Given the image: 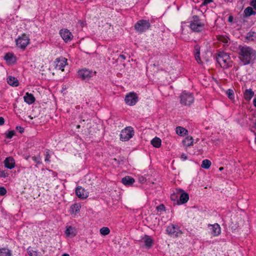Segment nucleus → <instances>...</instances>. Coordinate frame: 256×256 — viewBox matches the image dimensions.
Instances as JSON below:
<instances>
[{
    "instance_id": "2eb2a0df",
    "label": "nucleus",
    "mask_w": 256,
    "mask_h": 256,
    "mask_svg": "<svg viewBox=\"0 0 256 256\" xmlns=\"http://www.w3.org/2000/svg\"><path fill=\"white\" fill-rule=\"evenodd\" d=\"M208 227L210 228L211 234L214 236H218L220 234L221 229L218 224L216 223L214 224H209Z\"/></svg>"
},
{
    "instance_id": "412c9836",
    "label": "nucleus",
    "mask_w": 256,
    "mask_h": 256,
    "mask_svg": "<svg viewBox=\"0 0 256 256\" xmlns=\"http://www.w3.org/2000/svg\"><path fill=\"white\" fill-rule=\"evenodd\" d=\"M194 56L197 62L202 64V62L200 58V46L198 45H196L194 46Z\"/></svg>"
},
{
    "instance_id": "c756f323",
    "label": "nucleus",
    "mask_w": 256,
    "mask_h": 256,
    "mask_svg": "<svg viewBox=\"0 0 256 256\" xmlns=\"http://www.w3.org/2000/svg\"><path fill=\"white\" fill-rule=\"evenodd\" d=\"M211 164V162L210 160L206 159L202 160L201 166L204 168L208 169L210 168Z\"/></svg>"
},
{
    "instance_id": "9b49d317",
    "label": "nucleus",
    "mask_w": 256,
    "mask_h": 256,
    "mask_svg": "<svg viewBox=\"0 0 256 256\" xmlns=\"http://www.w3.org/2000/svg\"><path fill=\"white\" fill-rule=\"evenodd\" d=\"M96 72H93L92 71L86 69H82L78 72V76L82 80H88Z\"/></svg>"
},
{
    "instance_id": "7c9ffc66",
    "label": "nucleus",
    "mask_w": 256,
    "mask_h": 256,
    "mask_svg": "<svg viewBox=\"0 0 256 256\" xmlns=\"http://www.w3.org/2000/svg\"><path fill=\"white\" fill-rule=\"evenodd\" d=\"M81 208V205L80 204H74L71 206L72 211V212H78Z\"/></svg>"
},
{
    "instance_id": "c9c22d12",
    "label": "nucleus",
    "mask_w": 256,
    "mask_h": 256,
    "mask_svg": "<svg viewBox=\"0 0 256 256\" xmlns=\"http://www.w3.org/2000/svg\"><path fill=\"white\" fill-rule=\"evenodd\" d=\"M28 254L30 256H40V254L36 251L34 250H29Z\"/></svg>"
},
{
    "instance_id": "aec40b11",
    "label": "nucleus",
    "mask_w": 256,
    "mask_h": 256,
    "mask_svg": "<svg viewBox=\"0 0 256 256\" xmlns=\"http://www.w3.org/2000/svg\"><path fill=\"white\" fill-rule=\"evenodd\" d=\"M7 82L10 85L13 86H17L19 84V82L18 79L12 76H9L8 77Z\"/></svg>"
},
{
    "instance_id": "6e6552de",
    "label": "nucleus",
    "mask_w": 256,
    "mask_h": 256,
    "mask_svg": "<svg viewBox=\"0 0 256 256\" xmlns=\"http://www.w3.org/2000/svg\"><path fill=\"white\" fill-rule=\"evenodd\" d=\"M166 231L169 234L173 235L176 237H178L182 234L178 226L172 224L167 226Z\"/></svg>"
},
{
    "instance_id": "bb28decb",
    "label": "nucleus",
    "mask_w": 256,
    "mask_h": 256,
    "mask_svg": "<svg viewBox=\"0 0 256 256\" xmlns=\"http://www.w3.org/2000/svg\"><path fill=\"white\" fill-rule=\"evenodd\" d=\"M0 256H12L11 250L8 248H2L0 249Z\"/></svg>"
},
{
    "instance_id": "dca6fc26",
    "label": "nucleus",
    "mask_w": 256,
    "mask_h": 256,
    "mask_svg": "<svg viewBox=\"0 0 256 256\" xmlns=\"http://www.w3.org/2000/svg\"><path fill=\"white\" fill-rule=\"evenodd\" d=\"M4 166L9 169H12L15 166V161L12 156L6 158L4 160Z\"/></svg>"
},
{
    "instance_id": "0eeeda50",
    "label": "nucleus",
    "mask_w": 256,
    "mask_h": 256,
    "mask_svg": "<svg viewBox=\"0 0 256 256\" xmlns=\"http://www.w3.org/2000/svg\"><path fill=\"white\" fill-rule=\"evenodd\" d=\"M29 38L26 34H23L21 36H20L16 40V44L17 46L22 49L25 48L29 44Z\"/></svg>"
},
{
    "instance_id": "5701e85b",
    "label": "nucleus",
    "mask_w": 256,
    "mask_h": 256,
    "mask_svg": "<svg viewBox=\"0 0 256 256\" xmlns=\"http://www.w3.org/2000/svg\"><path fill=\"white\" fill-rule=\"evenodd\" d=\"M254 96V92L251 88L245 90L244 93V97L246 100H250Z\"/></svg>"
},
{
    "instance_id": "c03bdc74",
    "label": "nucleus",
    "mask_w": 256,
    "mask_h": 256,
    "mask_svg": "<svg viewBox=\"0 0 256 256\" xmlns=\"http://www.w3.org/2000/svg\"><path fill=\"white\" fill-rule=\"evenodd\" d=\"M213 0H204V2H202L203 5H206L211 2H212Z\"/></svg>"
},
{
    "instance_id": "6e6d98bb",
    "label": "nucleus",
    "mask_w": 256,
    "mask_h": 256,
    "mask_svg": "<svg viewBox=\"0 0 256 256\" xmlns=\"http://www.w3.org/2000/svg\"><path fill=\"white\" fill-rule=\"evenodd\" d=\"M254 127L255 128H256V121L254 122Z\"/></svg>"
},
{
    "instance_id": "ea45409f",
    "label": "nucleus",
    "mask_w": 256,
    "mask_h": 256,
    "mask_svg": "<svg viewBox=\"0 0 256 256\" xmlns=\"http://www.w3.org/2000/svg\"><path fill=\"white\" fill-rule=\"evenodd\" d=\"M6 193V190L4 187L0 188V195L4 196Z\"/></svg>"
},
{
    "instance_id": "3c124183",
    "label": "nucleus",
    "mask_w": 256,
    "mask_h": 256,
    "mask_svg": "<svg viewBox=\"0 0 256 256\" xmlns=\"http://www.w3.org/2000/svg\"><path fill=\"white\" fill-rule=\"evenodd\" d=\"M120 58H122V59H123V60H126V56L124 55H123V54L120 55Z\"/></svg>"
},
{
    "instance_id": "a211bd4d",
    "label": "nucleus",
    "mask_w": 256,
    "mask_h": 256,
    "mask_svg": "<svg viewBox=\"0 0 256 256\" xmlns=\"http://www.w3.org/2000/svg\"><path fill=\"white\" fill-rule=\"evenodd\" d=\"M24 102L28 104H32L35 101V98L32 94L26 92L24 97Z\"/></svg>"
},
{
    "instance_id": "09e8293b",
    "label": "nucleus",
    "mask_w": 256,
    "mask_h": 256,
    "mask_svg": "<svg viewBox=\"0 0 256 256\" xmlns=\"http://www.w3.org/2000/svg\"><path fill=\"white\" fill-rule=\"evenodd\" d=\"M176 198V196L175 194H174L171 195V199L173 200H175Z\"/></svg>"
},
{
    "instance_id": "de8ad7c7",
    "label": "nucleus",
    "mask_w": 256,
    "mask_h": 256,
    "mask_svg": "<svg viewBox=\"0 0 256 256\" xmlns=\"http://www.w3.org/2000/svg\"><path fill=\"white\" fill-rule=\"evenodd\" d=\"M16 128H17L18 130H20V133H22V132H24V128H22V127H20V126H19V127H18V126H17V127H16Z\"/></svg>"
},
{
    "instance_id": "473e14b6",
    "label": "nucleus",
    "mask_w": 256,
    "mask_h": 256,
    "mask_svg": "<svg viewBox=\"0 0 256 256\" xmlns=\"http://www.w3.org/2000/svg\"><path fill=\"white\" fill-rule=\"evenodd\" d=\"M110 232V229L107 227H103L100 229V233L101 234L106 236Z\"/></svg>"
},
{
    "instance_id": "49530a36",
    "label": "nucleus",
    "mask_w": 256,
    "mask_h": 256,
    "mask_svg": "<svg viewBox=\"0 0 256 256\" xmlns=\"http://www.w3.org/2000/svg\"><path fill=\"white\" fill-rule=\"evenodd\" d=\"M4 120L2 117H0V126L4 124Z\"/></svg>"
},
{
    "instance_id": "f257e3e1",
    "label": "nucleus",
    "mask_w": 256,
    "mask_h": 256,
    "mask_svg": "<svg viewBox=\"0 0 256 256\" xmlns=\"http://www.w3.org/2000/svg\"><path fill=\"white\" fill-rule=\"evenodd\" d=\"M238 58L244 65L254 62L256 58V51L252 48L245 46H238Z\"/></svg>"
},
{
    "instance_id": "9d476101",
    "label": "nucleus",
    "mask_w": 256,
    "mask_h": 256,
    "mask_svg": "<svg viewBox=\"0 0 256 256\" xmlns=\"http://www.w3.org/2000/svg\"><path fill=\"white\" fill-rule=\"evenodd\" d=\"M60 34L66 42H70L73 38V36L72 33L69 30L66 28L62 29L60 31Z\"/></svg>"
},
{
    "instance_id": "1a4fd4ad",
    "label": "nucleus",
    "mask_w": 256,
    "mask_h": 256,
    "mask_svg": "<svg viewBox=\"0 0 256 256\" xmlns=\"http://www.w3.org/2000/svg\"><path fill=\"white\" fill-rule=\"evenodd\" d=\"M138 96L134 92H130L127 94L125 98L126 103L130 106H132L136 104L138 102Z\"/></svg>"
},
{
    "instance_id": "4468645a",
    "label": "nucleus",
    "mask_w": 256,
    "mask_h": 256,
    "mask_svg": "<svg viewBox=\"0 0 256 256\" xmlns=\"http://www.w3.org/2000/svg\"><path fill=\"white\" fill-rule=\"evenodd\" d=\"M176 192L178 194H180V200L181 204L186 202L189 199V196L188 193L184 192L181 189L176 190Z\"/></svg>"
},
{
    "instance_id": "58836bf2",
    "label": "nucleus",
    "mask_w": 256,
    "mask_h": 256,
    "mask_svg": "<svg viewBox=\"0 0 256 256\" xmlns=\"http://www.w3.org/2000/svg\"><path fill=\"white\" fill-rule=\"evenodd\" d=\"M14 130L10 131L6 134V138H11L14 135Z\"/></svg>"
},
{
    "instance_id": "7ed1b4c3",
    "label": "nucleus",
    "mask_w": 256,
    "mask_h": 256,
    "mask_svg": "<svg viewBox=\"0 0 256 256\" xmlns=\"http://www.w3.org/2000/svg\"><path fill=\"white\" fill-rule=\"evenodd\" d=\"M134 132L131 126L126 127L122 130L120 134V140L122 142H126L131 138L134 135Z\"/></svg>"
},
{
    "instance_id": "4be33fe9",
    "label": "nucleus",
    "mask_w": 256,
    "mask_h": 256,
    "mask_svg": "<svg viewBox=\"0 0 256 256\" xmlns=\"http://www.w3.org/2000/svg\"><path fill=\"white\" fill-rule=\"evenodd\" d=\"M65 234L67 236L74 237L76 236V230L72 226H68L66 230Z\"/></svg>"
},
{
    "instance_id": "4c0bfd02",
    "label": "nucleus",
    "mask_w": 256,
    "mask_h": 256,
    "mask_svg": "<svg viewBox=\"0 0 256 256\" xmlns=\"http://www.w3.org/2000/svg\"><path fill=\"white\" fill-rule=\"evenodd\" d=\"M156 210L158 212H163L166 210V208L163 204H160L156 208Z\"/></svg>"
},
{
    "instance_id": "6ab92c4d",
    "label": "nucleus",
    "mask_w": 256,
    "mask_h": 256,
    "mask_svg": "<svg viewBox=\"0 0 256 256\" xmlns=\"http://www.w3.org/2000/svg\"><path fill=\"white\" fill-rule=\"evenodd\" d=\"M134 182V179L130 176H126L122 180V182L125 186H131Z\"/></svg>"
},
{
    "instance_id": "20e7f679",
    "label": "nucleus",
    "mask_w": 256,
    "mask_h": 256,
    "mask_svg": "<svg viewBox=\"0 0 256 256\" xmlns=\"http://www.w3.org/2000/svg\"><path fill=\"white\" fill-rule=\"evenodd\" d=\"M190 28L194 32H200L204 28V24L200 22L197 16H194L193 20L190 24Z\"/></svg>"
},
{
    "instance_id": "f704fd0d",
    "label": "nucleus",
    "mask_w": 256,
    "mask_h": 256,
    "mask_svg": "<svg viewBox=\"0 0 256 256\" xmlns=\"http://www.w3.org/2000/svg\"><path fill=\"white\" fill-rule=\"evenodd\" d=\"M255 35H256V34L254 32H250L247 34L246 38L249 40H252V37Z\"/></svg>"
},
{
    "instance_id": "bf43d9fd",
    "label": "nucleus",
    "mask_w": 256,
    "mask_h": 256,
    "mask_svg": "<svg viewBox=\"0 0 256 256\" xmlns=\"http://www.w3.org/2000/svg\"><path fill=\"white\" fill-rule=\"evenodd\" d=\"M255 142H256V140H255Z\"/></svg>"
},
{
    "instance_id": "b1692460",
    "label": "nucleus",
    "mask_w": 256,
    "mask_h": 256,
    "mask_svg": "<svg viewBox=\"0 0 256 256\" xmlns=\"http://www.w3.org/2000/svg\"><path fill=\"white\" fill-rule=\"evenodd\" d=\"M145 246L148 248H150L152 244V240L148 236H145L143 238Z\"/></svg>"
},
{
    "instance_id": "f8f14e48",
    "label": "nucleus",
    "mask_w": 256,
    "mask_h": 256,
    "mask_svg": "<svg viewBox=\"0 0 256 256\" xmlns=\"http://www.w3.org/2000/svg\"><path fill=\"white\" fill-rule=\"evenodd\" d=\"M76 194L80 199H85L88 196V192L80 186H78L76 188Z\"/></svg>"
},
{
    "instance_id": "603ef678",
    "label": "nucleus",
    "mask_w": 256,
    "mask_h": 256,
    "mask_svg": "<svg viewBox=\"0 0 256 256\" xmlns=\"http://www.w3.org/2000/svg\"><path fill=\"white\" fill-rule=\"evenodd\" d=\"M254 105L256 107V98L254 99L253 100Z\"/></svg>"
},
{
    "instance_id": "cd10ccee",
    "label": "nucleus",
    "mask_w": 256,
    "mask_h": 256,
    "mask_svg": "<svg viewBox=\"0 0 256 256\" xmlns=\"http://www.w3.org/2000/svg\"><path fill=\"white\" fill-rule=\"evenodd\" d=\"M187 132V130L182 127L178 126L176 128V133L178 135L182 136L186 134Z\"/></svg>"
},
{
    "instance_id": "79ce46f5",
    "label": "nucleus",
    "mask_w": 256,
    "mask_h": 256,
    "mask_svg": "<svg viewBox=\"0 0 256 256\" xmlns=\"http://www.w3.org/2000/svg\"><path fill=\"white\" fill-rule=\"evenodd\" d=\"M180 158L183 160H185L188 159V157L186 154H182L180 156Z\"/></svg>"
},
{
    "instance_id": "8fccbe9b",
    "label": "nucleus",
    "mask_w": 256,
    "mask_h": 256,
    "mask_svg": "<svg viewBox=\"0 0 256 256\" xmlns=\"http://www.w3.org/2000/svg\"><path fill=\"white\" fill-rule=\"evenodd\" d=\"M233 20V17L232 16H230L228 18V21L229 22H232Z\"/></svg>"
},
{
    "instance_id": "2f4dec72",
    "label": "nucleus",
    "mask_w": 256,
    "mask_h": 256,
    "mask_svg": "<svg viewBox=\"0 0 256 256\" xmlns=\"http://www.w3.org/2000/svg\"><path fill=\"white\" fill-rule=\"evenodd\" d=\"M218 40L220 42H222L224 44H226L228 42V41L230 40L229 38L225 36H220L218 37Z\"/></svg>"
},
{
    "instance_id": "a19ab883",
    "label": "nucleus",
    "mask_w": 256,
    "mask_h": 256,
    "mask_svg": "<svg viewBox=\"0 0 256 256\" xmlns=\"http://www.w3.org/2000/svg\"><path fill=\"white\" fill-rule=\"evenodd\" d=\"M250 4L256 10V0H252Z\"/></svg>"
},
{
    "instance_id": "5fc2aeb1",
    "label": "nucleus",
    "mask_w": 256,
    "mask_h": 256,
    "mask_svg": "<svg viewBox=\"0 0 256 256\" xmlns=\"http://www.w3.org/2000/svg\"><path fill=\"white\" fill-rule=\"evenodd\" d=\"M224 170V168H223V167H220V168H219V170H220V171H222V170Z\"/></svg>"
},
{
    "instance_id": "37998d69",
    "label": "nucleus",
    "mask_w": 256,
    "mask_h": 256,
    "mask_svg": "<svg viewBox=\"0 0 256 256\" xmlns=\"http://www.w3.org/2000/svg\"><path fill=\"white\" fill-rule=\"evenodd\" d=\"M50 156L48 152H46V154L45 158V161L46 162H50Z\"/></svg>"
},
{
    "instance_id": "13d9d810",
    "label": "nucleus",
    "mask_w": 256,
    "mask_h": 256,
    "mask_svg": "<svg viewBox=\"0 0 256 256\" xmlns=\"http://www.w3.org/2000/svg\"><path fill=\"white\" fill-rule=\"evenodd\" d=\"M30 158V156H28L26 158V160H28V158Z\"/></svg>"
},
{
    "instance_id": "39448f33",
    "label": "nucleus",
    "mask_w": 256,
    "mask_h": 256,
    "mask_svg": "<svg viewBox=\"0 0 256 256\" xmlns=\"http://www.w3.org/2000/svg\"><path fill=\"white\" fill-rule=\"evenodd\" d=\"M194 97L192 94L184 92L180 96V102L185 106H190L194 102Z\"/></svg>"
},
{
    "instance_id": "72a5a7b5",
    "label": "nucleus",
    "mask_w": 256,
    "mask_h": 256,
    "mask_svg": "<svg viewBox=\"0 0 256 256\" xmlns=\"http://www.w3.org/2000/svg\"><path fill=\"white\" fill-rule=\"evenodd\" d=\"M32 160L37 164H42L41 158L39 155H38L37 156H32Z\"/></svg>"
},
{
    "instance_id": "393cba45",
    "label": "nucleus",
    "mask_w": 256,
    "mask_h": 256,
    "mask_svg": "<svg viewBox=\"0 0 256 256\" xmlns=\"http://www.w3.org/2000/svg\"><path fill=\"white\" fill-rule=\"evenodd\" d=\"M162 140H161L158 138L155 137L151 140L152 144L156 148H160L161 146Z\"/></svg>"
},
{
    "instance_id": "423d86ee",
    "label": "nucleus",
    "mask_w": 256,
    "mask_h": 256,
    "mask_svg": "<svg viewBox=\"0 0 256 256\" xmlns=\"http://www.w3.org/2000/svg\"><path fill=\"white\" fill-rule=\"evenodd\" d=\"M134 27L138 32H142L148 29L150 24L148 20H140L136 22Z\"/></svg>"
},
{
    "instance_id": "c85d7f7f",
    "label": "nucleus",
    "mask_w": 256,
    "mask_h": 256,
    "mask_svg": "<svg viewBox=\"0 0 256 256\" xmlns=\"http://www.w3.org/2000/svg\"><path fill=\"white\" fill-rule=\"evenodd\" d=\"M244 13L246 16H249L256 14V12L253 10L252 8L250 6L244 10Z\"/></svg>"
},
{
    "instance_id": "e433bc0d",
    "label": "nucleus",
    "mask_w": 256,
    "mask_h": 256,
    "mask_svg": "<svg viewBox=\"0 0 256 256\" xmlns=\"http://www.w3.org/2000/svg\"><path fill=\"white\" fill-rule=\"evenodd\" d=\"M226 94L230 99H233L234 98V92L232 90L229 89L226 92Z\"/></svg>"
},
{
    "instance_id": "4d7b16f0",
    "label": "nucleus",
    "mask_w": 256,
    "mask_h": 256,
    "mask_svg": "<svg viewBox=\"0 0 256 256\" xmlns=\"http://www.w3.org/2000/svg\"><path fill=\"white\" fill-rule=\"evenodd\" d=\"M76 127H77V128H80V125H78Z\"/></svg>"
},
{
    "instance_id": "a18cd8bd",
    "label": "nucleus",
    "mask_w": 256,
    "mask_h": 256,
    "mask_svg": "<svg viewBox=\"0 0 256 256\" xmlns=\"http://www.w3.org/2000/svg\"><path fill=\"white\" fill-rule=\"evenodd\" d=\"M0 176L1 177L6 178V177L8 176V174L5 172H1Z\"/></svg>"
},
{
    "instance_id": "f3484780",
    "label": "nucleus",
    "mask_w": 256,
    "mask_h": 256,
    "mask_svg": "<svg viewBox=\"0 0 256 256\" xmlns=\"http://www.w3.org/2000/svg\"><path fill=\"white\" fill-rule=\"evenodd\" d=\"M4 59L8 64H14L16 61V58L12 53H7L4 57Z\"/></svg>"
},
{
    "instance_id": "a878e982",
    "label": "nucleus",
    "mask_w": 256,
    "mask_h": 256,
    "mask_svg": "<svg viewBox=\"0 0 256 256\" xmlns=\"http://www.w3.org/2000/svg\"><path fill=\"white\" fill-rule=\"evenodd\" d=\"M182 143L186 146H191L193 144V138L192 137L188 136L183 140Z\"/></svg>"
},
{
    "instance_id": "f03ea898",
    "label": "nucleus",
    "mask_w": 256,
    "mask_h": 256,
    "mask_svg": "<svg viewBox=\"0 0 256 256\" xmlns=\"http://www.w3.org/2000/svg\"><path fill=\"white\" fill-rule=\"evenodd\" d=\"M216 60L220 66L224 68H226L231 66L232 60L227 53L220 52L216 56Z\"/></svg>"
},
{
    "instance_id": "864d4df0",
    "label": "nucleus",
    "mask_w": 256,
    "mask_h": 256,
    "mask_svg": "<svg viewBox=\"0 0 256 256\" xmlns=\"http://www.w3.org/2000/svg\"><path fill=\"white\" fill-rule=\"evenodd\" d=\"M62 256H70L68 254H64L62 255Z\"/></svg>"
},
{
    "instance_id": "ddd939ff",
    "label": "nucleus",
    "mask_w": 256,
    "mask_h": 256,
    "mask_svg": "<svg viewBox=\"0 0 256 256\" xmlns=\"http://www.w3.org/2000/svg\"><path fill=\"white\" fill-rule=\"evenodd\" d=\"M56 68L58 70H64V68L67 64V60L63 57L57 58L56 60Z\"/></svg>"
}]
</instances>
